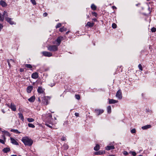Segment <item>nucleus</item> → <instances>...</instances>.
Listing matches in <instances>:
<instances>
[{
	"label": "nucleus",
	"mask_w": 156,
	"mask_h": 156,
	"mask_svg": "<svg viewBox=\"0 0 156 156\" xmlns=\"http://www.w3.org/2000/svg\"><path fill=\"white\" fill-rule=\"evenodd\" d=\"M113 9H114V8H116L114 6H113Z\"/></svg>",
	"instance_id": "nucleus-58"
},
{
	"label": "nucleus",
	"mask_w": 156,
	"mask_h": 156,
	"mask_svg": "<svg viewBox=\"0 0 156 156\" xmlns=\"http://www.w3.org/2000/svg\"><path fill=\"white\" fill-rule=\"evenodd\" d=\"M151 127V126L150 125H147L143 126L142 127V128L143 129H147L150 128Z\"/></svg>",
	"instance_id": "nucleus-22"
},
{
	"label": "nucleus",
	"mask_w": 156,
	"mask_h": 156,
	"mask_svg": "<svg viewBox=\"0 0 156 156\" xmlns=\"http://www.w3.org/2000/svg\"><path fill=\"white\" fill-rule=\"evenodd\" d=\"M23 69H20V72H23Z\"/></svg>",
	"instance_id": "nucleus-56"
},
{
	"label": "nucleus",
	"mask_w": 156,
	"mask_h": 156,
	"mask_svg": "<svg viewBox=\"0 0 156 156\" xmlns=\"http://www.w3.org/2000/svg\"><path fill=\"white\" fill-rule=\"evenodd\" d=\"M3 26L2 24L0 23V31H1L2 29V28Z\"/></svg>",
	"instance_id": "nucleus-50"
},
{
	"label": "nucleus",
	"mask_w": 156,
	"mask_h": 156,
	"mask_svg": "<svg viewBox=\"0 0 156 156\" xmlns=\"http://www.w3.org/2000/svg\"><path fill=\"white\" fill-rule=\"evenodd\" d=\"M61 140L62 141H65L66 140V138L65 137L62 136L61 138Z\"/></svg>",
	"instance_id": "nucleus-47"
},
{
	"label": "nucleus",
	"mask_w": 156,
	"mask_h": 156,
	"mask_svg": "<svg viewBox=\"0 0 156 156\" xmlns=\"http://www.w3.org/2000/svg\"><path fill=\"white\" fill-rule=\"evenodd\" d=\"M35 99V97L34 96H33L28 99V100L30 102H33L34 101Z\"/></svg>",
	"instance_id": "nucleus-23"
},
{
	"label": "nucleus",
	"mask_w": 156,
	"mask_h": 156,
	"mask_svg": "<svg viewBox=\"0 0 156 156\" xmlns=\"http://www.w3.org/2000/svg\"><path fill=\"white\" fill-rule=\"evenodd\" d=\"M116 97L119 99H121L122 98V93L120 90H119L117 92Z\"/></svg>",
	"instance_id": "nucleus-4"
},
{
	"label": "nucleus",
	"mask_w": 156,
	"mask_h": 156,
	"mask_svg": "<svg viewBox=\"0 0 156 156\" xmlns=\"http://www.w3.org/2000/svg\"><path fill=\"white\" fill-rule=\"evenodd\" d=\"M42 53L44 56L46 57H50L52 55V54L49 52L44 51H43Z\"/></svg>",
	"instance_id": "nucleus-5"
},
{
	"label": "nucleus",
	"mask_w": 156,
	"mask_h": 156,
	"mask_svg": "<svg viewBox=\"0 0 156 156\" xmlns=\"http://www.w3.org/2000/svg\"><path fill=\"white\" fill-rule=\"evenodd\" d=\"M28 125L30 127L34 128L35 127V126L32 123H29L28 124Z\"/></svg>",
	"instance_id": "nucleus-33"
},
{
	"label": "nucleus",
	"mask_w": 156,
	"mask_h": 156,
	"mask_svg": "<svg viewBox=\"0 0 156 156\" xmlns=\"http://www.w3.org/2000/svg\"><path fill=\"white\" fill-rule=\"evenodd\" d=\"M107 109L108 113H110L111 112V108L110 106H109L107 107Z\"/></svg>",
	"instance_id": "nucleus-29"
},
{
	"label": "nucleus",
	"mask_w": 156,
	"mask_h": 156,
	"mask_svg": "<svg viewBox=\"0 0 156 156\" xmlns=\"http://www.w3.org/2000/svg\"><path fill=\"white\" fill-rule=\"evenodd\" d=\"M92 14L94 16H96L97 15V13L95 12H92Z\"/></svg>",
	"instance_id": "nucleus-49"
},
{
	"label": "nucleus",
	"mask_w": 156,
	"mask_h": 156,
	"mask_svg": "<svg viewBox=\"0 0 156 156\" xmlns=\"http://www.w3.org/2000/svg\"><path fill=\"white\" fill-rule=\"evenodd\" d=\"M10 151V148L9 147L4 148L3 150V151L5 153H6L9 152Z\"/></svg>",
	"instance_id": "nucleus-19"
},
{
	"label": "nucleus",
	"mask_w": 156,
	"mask_h": 156,
	"mask_svg": "<svg viewBox=\"0 0 156 156\" xmlns=\"http://www.w3.org/2000/svg\"><path fill=\"white\" fill-rule=\"evenodd\" d=\"M61 26V23H58L56 26V28H58L60 27Z\"/></svg>",
	"instance_id": "nucleus-42"
},
{
	"label": "nucleus",
	"mask_w": 156,
	"mask_h": 156,
	"mask_svg": "<svg viewBox=\"0 0 156 156\" xmlns=\"http://www.w3.org/2000/svg\"><path fill=\"white\" fill-rule=\"evenodd\" d=\"M10 131L11 132L15 133L16 134H19L20 133V132H19L17 129H11Z\"/></svg>",
	"instance_id": "nucleus-26"
},
{
	"label": "nucleus",
	"mask_w": 156,
	"mask_h": 156,
	"mask_svg": "<svg viewBox=\"0 0 156 156\" xmlns=\"http://www.w3.org/2000/svg\"><path fill=\"white\" fill-rule=\"evenodd\" d=\"M66 29L64 28V27H63L62 28H61L59 29V31L61 32H62L64 31H66Z\"/></svg>",
	"instance_id": "nucleus-32"
},
{
	"label": "nucleus",
	"mask_w": 156,
	"mask_h": 156,
	"mask_svg": "<svg viewBox=\"0 0 156 156\" xmlns=\"http://www.w3.org/2000/svg\"><path fill=\"white\" fill-rule=\"evenodd\" d=\"M136 132V130L135 129H133L131 130V132L132 133H135Z\"/></svg>",
	"instance_id": "nucleus-41"
},
{
	"label": "nucleus",
	"mask_w": 156,
	"mask_h": 156,
	"mask_svg": "<svg viewBox=\"0 0 156 156\" xmlns=\"http://www.w3.org/2000/svg\"><path fill=\"white\" fill-rule=\"evenodd\" d=\"M0 5L3 7H5L7 5L5 2L3 0L1 1Z\"/></svg>",
	"instance_id": "nucleus-21"
},
{
	"label": "nucleus",
	"mask_w": 156,
	"mask_h": 156,
	"mask_svg": "<svg viewBox=\"0 0 156 156\" xmlns=\"http://www.w3.org/2000/svg\"><path fill=\"white\" fill-rule=\"evenodd\" d=\"M4 20V17L2 15V14L0 13V21H3Z\"/></svg>",
	"instance_id": "nucleus-31"
},
{
	"label": "nucleus",
	"mask_w": 156,
	"mask_h": 156,
	"mask_svg": "<svg viewBox=\"0 0 156 156\" xmlns=\"http://www.w3.org/2000/svg\"><path fill=\"white\" fill-rule=\"evenodd\" d=\"M94 21L96 20V19H94Z\"/></svg>",
	"instance_id": "nucleus-62"
},
{
	"label": "nucleus",
	"mask_w": 156,
	"mask_h": 156,
	"mask_svg": "<svg viewBox=\"0 0 156 156\" xmlns=\"http://www.w3.org/2000/svg\"><path fill=\"white\" fill-rule=\"evenodd\" d=\"M63 37H58L56 39V41L58 43L57 46H58L60 44L61 42L63 40Z\"/></svg>",
	"instance_id": "nucleus-10"
},
{
	"label": "nucleus",
	"mask_w": 156,
	"mask_h": 156,
	"mask_svg": "<svg viewBox=\"0 0 156 156\" xmlns=\"http://www.w3.org/2000/svg\"><path fill=\"white\" fill-rule=\"evenodd\" d=\"M94 24V23H91L90 22H88L86 25V26H88V27H91L93 26Z\"/></svg>",
	"instance_id": "nucleus-20"
},
{
	"label": "nucleus",
	"mask_w": 156,
	"mask_h": 156,
	"mask_svg": "<svg viewBox=\"0 0 156 156\" xmlns=\"http://www.w3.org/2000/svg\"><path fill=\"white\" fill-rule=\"evenodd\" d=\"M94 112L95 113L98 115L103 112L104 110L103 109H95Z\"/></svg>",
	"instance_id": "nucleus-8"
},
{
	"label": "nucleus",
	"mask_w": 156,
	"mask_h": 156,
	"mask_svg": "<svg viewBox=\"0 0 156 156\" xmlns=\"http://www.w3.org/2000/svg\"><path fill=\"white\" fill-rule=\"evenodd\" d=\"M11 156H17L16 155H12Z\"/></svg>",
	"instance_id": "nucleus-57"
},
{
	"label": "nucleus",
	"mask_w": 156,
	"mask_h": 156,
	"mask_svg": "<svg viewBox=\"0 0 156 156\" xmlns=\"http://www.w3.org/2000/svg\"><path fill=\"white\" fill-rule=\"evenodd\" d=\"M12 19L9 17L5 18V20L10 24L12 25L14 24V22L12 21Z\"/></svg>",
	"instance_id": "nucleus-11"
},
{
	"label": "nucleus",
	"mask_w": 156,
	"mask_h": 156,
	"mask_svg": "<svg viewBox=\"0 0 156 156\" xmlns=\"http://www.w3.org/2000/svg\"><path fill=\"white\" fill-rule=\"evenodd\" d=\"M91 9L93 10H95L96 9V6L94 4H92L91 6Z\"/></svg>",
	"instance_id": "nucleus-30"
},
{
	"label": "nucleus",
	"mask_w": 156,
	"mask_h": 156,
	"mask_svg": "<svg viewBox=\"0 0 156 156\" xmlns=\"http://www.w3.org/2000/svg\"><path fill=\"white\" fill-rule=\"evenodd\" d=\"M10 140L11 142L13 144L15 145H18V143L12 137H10Z\"/></svg>",
	"instance_id": "nucleus-12"
},
{
	"label": "nucleus",
	"mask_w": 156,
	"mask_h": 156,
	"mask_svg": "<svg viewBox=\"0 0 156 156\" xmlns=\"http://www.w3.org/2000/svg\"><path fill=\"white\" fill-rule=\"evenodd\" d=\"M75 115L76 116H79V114L78 113H75Z\"/></svg>",
	"instance_id": "nucleus-53"
},
{
	"label": "nucleus",
	"mask_w": 156,
	"mask_h": 156,
	"mask_svg": "<svg viewBox=\"0 0 156 156\" xmlns=\"http://www.w3.org/2000/svg\"><path fill=\"white\" fill-rule=\"evenodd\" d=\"M42 103L45 105H47L48 104V100L50 99L49 97L44 96L42 98Z\"/></svg>",
	"instance_id": "nucleus-3"
},
{
	"label": "nucleus",
	"mask_w": 156,
	"mask_h": 156,
	"mask_svg": "<svg viewBox=\"0 0 156 156\" xmlns=\"http://www.w3.org/2000/svg\"><path fill=\"white\" fill-rule=\"evenodd\" d=\"M108 100H109V104H115L117 103L118 102L117 101L113 99H108Z\"/></svg>",
	"instance_id": "nucleus-15"
},
{
	"label": "nucleus",
	"mask_w": 156,
	"mask_h": 156,
	"mask_svg": "<svg viewBox=\"0 0 156 156\" xmlns=\"http://www.w3.org/2000/svg\"><path fill=\"white\" fill-rule=\"evenodd\" d=\"M0 142L2 144H4L5 143L3 140L0 139Z\"/></svg>",
	"instance_id": "nucleus-51"
},
{
	"label": "nucleus",
	"mask_w": 156,
	"mask_h": 156,
	"mask_svg": "<svg viewBox=\"0 0 156 156\" xmlns=\"http://www.w3.org/2000/svg\"><path fill=\"white\" fill-rule=\"evenodd\" d=\"M25 66L28 68H30V69L32 68V66L30 64H26L25 65Z\"/></svg>",
	"instance_id": "nucleus-36"
},
{
	"label": "nucleus",
	"mask_w": 156,
	"mask_h": 156,
	"mask_svg": "<svg viewBox=\"0 0 156 156\" xmlns=\"http://www.w3.org/2000/svg\"><path fill=\"white\" fill-rule=\"evenodd\" d=\"M138 67L140 70L142 71L143 70L142 65L140 64L138 65Z\"/></svg>",
	"instance_id": "nucleus-43"
},
{
	"label": "nucleus",
	"mask_w": 156,
	"mask_h": 156,
	"mask_svg": "<svg viewBox=\"0 0 156 156\" xmlns=\"http://www.w3.org/2000/svg\"><path fill=\"white\" fill-rule=\"evenodd\" d=\"M22 140L25 145L30 146L33 143V140L27 137H23Z\"/></svg>",
	"instance_id": "nucleus-1"
},
{
	"label": "nucleus",
	"mask_w": 156,
	"mask_h": 156,
	"mask_svg": "<svg viewBox=\"0 0 156 156\" xmlns=\"http://www.w3.org/2000/svg\"><path fill=\"white\" fill-rule=\"evenodd\" d=\"M112 26L113 28H115L116 27V25L115 23H113L112 24Z\"/></svg>",
	"instance_id": "nucleus-46"
},
{
	"label": "nucleus",
	"mask_w": 156,
	"mask_h": 156,
	"mask_svg": "<svg viewBox=\"0 0 156 156\" xmlns=\"http://www.w3.org/2000/svg\"><path fill=\"white\" fill-rule=\"evenodd\" d=\"M2 133L5 134V135L8 136H10V133L7 131H2Z\"/></svg>",
	"instance_id": "nucleus-25"
},
{
	"label": "nucleus",
	"mask_w": 156,
	"mask_h": 156,
	"mask_svg": "<svg viewBox=\"0 0 156 156\" xmlns=\"http://www.w3.org/2000/svg\"><path fill=\"white\" fill-rule=\"evenodd\" d=\"M37 91L40 94H43L44 95V89L42 88L41 87H39L37 90ZM40 95V94H39V95Z\"/></svg>",
	"instance_id": "nucleus-6"
},
{
	"label": "nucleus",
	"mask_w": 156,
	"mask_h": 156,
	"mask_svg": "<svg viewBox=\"0 0 156 156\" xmlns=\"http://www.w3.org/2000/svg\"><path fill=\"white\" fill-rule=\"evenodd\" d=\"M99 149H100V146L98 144H96V146L94 148V150L96 151H98Z\"/></svg>",
	"instance_id": "nucleus-27"
},
{
	"label": "nucleus",
	"mask_w": 156,
	"mask_h": 156,
	"mask_svg": "<svg viewBox=\"0 0 156 156\" xmlns=\"http://www.w3.org/2000/svg\"><path fill=\"white\" fill-rule=\"evenodd\" d=\"M7 62L8 63V64L9 66V67H10V66H11V63L12 64L14 62V61L12 59H10V60H9V59L7 60Z\"/></svg>",
	"instance_id": "nucleus-17"
},
{
	"label": "nucleus",
	"mask_w": 156,
	"mask_h": 156,
	"mask_svg": "<svg viewBox=\"0 0 156 156\" xmlns=\"http://www.w3.org/2000/svg\"><path fill=\"white\" fill-rule=\"evenodd\" d=\"M87 18H89V15H88L87 16Z\"/></svg>",
	"instance_id": "nucleus-59"
},
{
	"label": "nucleus",
	"mask_w": 156,
	"mask_h": 156,
	"mask_svg": "<svg viewBox=\"0 0 156 156\" xmlns=\"http://www.w3.org/2000/svg\"><path fill=\"white\" fill-rule=\"evenodd\" d=\"M123 154L125 155H127L128 154V153L126 151H124Z\"/></svg>",
	"instance_id": "nucleus-48"
},
{
	"label": "nucleus",
	"mask_w": 156,
	"mask_h": 156,
	"mask_svg": "<svg viewBox=\"0 0 156 156\" xmlns=\"http://www.w3.org/2000/svg\"><path fill=\"white\" fill-rule=\"evenodd\" d=\"M45 125L49 127V128H52V124H48V123H45Z\"/></svg>",
	"instance_id": "nucleus-37"
},
{
	"label": "nucleus",
	"mask_w": 156,
	"mask_h": 156,
	"mask_svg": "<svg viewBox=\"0 0 156 156\" xmlns=\"http://www.w3.org/2000/svg\"><path fill=\"white\" fill-rule=\"evenodd\" d=\"M55 120H56V118L55 117Z\"/></svg>",
	"instance_id": "nucleus-64"
},
{
	"label": "nucleus",
	"mask_w": 156,
	"mask_h": 156,
	"mask_svg": "<svg viewBox=\"0 0 156 156\" xmlns=\"http://www.w3.org/2000/svg\"><path fill=\"white\" fill-rule=\"evenodd\" d=\"M67 124V122H65L64 123V125H65V124Z\"/></svg>",
	"instance_id": "nucleus-55"
},
{
	"label": "nucleus",
	"mask_w": 156,
	"mask_h": 156,
	"mask_svg": "<svg viewBox=\"0 0 156 156\" xmlns=\"http://www.w3.org/2000/svg\"><path fill=\"white\" fill-rule=\"evenodd\" d=\"M40 97H39V98H38V101H41V99H40Z\"/></svg>",
	"instance_id": "nucleus-54"
},
{
	"label": "nucleus",
	"mask_w": 156,
	"mask_h": 156,
	"mask_svg": "<svg viewBox=\"0 0 156 156\" xmlns=\"http://www.w3.org/2000/svg\"><path fill=\"white\" fill-rule=\"evenodd\" d=\"M2 112L4 113H5L4 111H3V110H2Z\"/></svg>",
	"instance_id": "nucleus-61"
},
{
	"label": "nucleus",
	"mask_w": 156,
	"mask_h": 156,
	"mask_svg": "<svg viewBox=\"0 0 156 156\" xmlns=\"http://www.w3.org/2000/svg\"><path fill=\"white\" fill-rule=\"evenodd\" d=\"M130 153H131L132 154V155L134 156H136V153L134 151L130 152Z\"/></svg>",
	"instance_id": "nucleus-44"
},
{
	"label": "nucleus",
	"mask_w": 156,
	"mask_h": 156,
	"mask_svg": "<svg viewBox=\"0 0 156 156\" xmlns=\"http://www.w3.org/2000/svg\"><path fill=\"white\" fill-rule=\"evenodd\" d=\"M38 76V74L36 72L33 73L32 75V77L34 79L37 78Z\"/></svg>",
	"instance_id": "nucleus-16"
},
{
	"label": "nucleus",
	"mask_w": 156,
	"mask_h": 156,
	"mask_svg": "<svg viewBox=\"0 0 156 156\" xmlns=\"http://www.w3.org/2000/svg\"><path fill=\"white\" fill-rule=\"evenodd\" d=\"M27 120L29 122H32L34 121V119L32 118H28L27 119Z\"/></svg>",
	"instance_id": "nucleus-34"
},
{
	"label": "nucleus",
	"mask_w": 156,
	"mask_h": 156,
	"mask_svg": "<svg viewBox=\"0 0 156 156\" xmlns=\"http://www.w3.org/2000/svg\"><path fill=\"white\" fill-rule=\"evenodd\" d=\"M55 83L54 82H53V83H50L49 84V85L51 86V87H53V86H55Z\"/></svg>",
	"instance_id": "nucleus-39"
},
{
	"label": "nucleus",
	"mask_w": 156,
	"mask_h": 156,
	"mask_svg": "<svg viewBox=\"0 0 156 156\" xmlns=\"http://www.w3.org/2000/svg\"><path fill=\"white\" fill-rule=\"evenodd\" d=\"M105 151H99L98 152H95L94 153L95 155H101L105 154Z\"/></svg>",
	"instance_id": "nucleus-9"
},
{
	"label": "nucleus",
	"mask_w": 156,
	"mask_h": 156,
	"mask_svg": "<svg viewBox=\"0 0 156 156\" xmlns=\"http://www.w3.org/2000/svg\"><path fill=\"white\" fill-rule=\"evenodd\" d=\"M18 115H19V117L20 119L23 121L24 119V117L22 115V114L21 113H18Z\"/></svg>",
	"instance_id": "nucleus-24"
},
{
	"label": "nucleus",
	"mask_w": 156,
	"mask_h": 156,
	"mask_svg": "<svg viewBox=\"0 0 156 156\" xmlns=\"http://www.w3.org/2000/svg\"><path fill=\"white\" fill-rule=\"evenodd\" d=\"M46 117H49L50 118H52V115L50 113L47 114L46 115Z\"/></svg>",
	"instance_id": "nucleus-35"
},
{
	"label": "nucleus",
	"mask_w": 156,
	"mask_h": 156,
	"mask_svg": "<svg viewBox=\"0 0 156 156\" xmlns=\"http://www.w3.org/2000/svg\"><path fill=\"white\" fill-rule=\"evenodd\" d=\"M10 108L12 109V110L14 111H16V108L15 105L11 103L10 105V107H9Z\"/></svg>",
	"instance_id": "nucleus-14"
},
{
	"label": "nucleus",
	"mask_w": 156,
	"mask_h": 156,
	"mask_svg": "<svg viewBox=\"0 0 156 156\" xmlns=\"http://www.w3.org/2000/svg\"><path fill=\"white\" fill-rule=\"evenodd\" d=\"M156 30V29L154 27H153L151 29V31L153 32H155Z\"/></svg>",
	"instance_id": "nucleus-45"
},
{
	"label": "nucleus",
	"mask_w": 156,
	"mask_h": 156,
	"mask_svg": "<svg viewBox=\"0 0 156 156\" xmlns=\"http://www.w3.org/2000/svg\"><path fill=\"white\" fill-rule=\"evenodd\" d=\"M109 156H115L114 155H109Z\"/></svg>",
	"instance_id": "nucleus-60"
},
{
	"label": "nucleus",
	"mask_w": 156,
	"mask_h": 156,
	"mask_svg": "<svg viewBox=\"0 0 156 156\" xmlns=\"http://www.w3.org/2000/svg\"><path fill=\"white\" fill-rule=\"evenodd\" d=\"M76 98L77 100H79L80 99V96L78 94H76L75 95Z\"/></svg>",
	"instance_id": "nucleus-38"
},
{
	"label": "nucleus",
	"mask_w": 156,
	"mask_h": 156,
	"mask_svg": "<svg viewBox=\"0 0 156 156\" xmlns=\"http://www.w3.org/2000/svg\"><path fill=\"white\" fill-rule=\"evenodd\" d=\"M111 144H109V145L105 147V149L107 151H109L111 149H115V147L113 145H111Z\"/></svg>",
	"instance_id": "nucleus-7"
},
{
	"label": "nucleus",
	"mask_w": 156,
	"mask_h": 156,
	"mask_svg": "<svg viewBox=\"0 0 156 156\" xmlns=\"http://www.w3.org/2000/svg\"><path fill=\"white\" fill-rule=\"evenodd\" d=\"M1 130V128H0V130Z\"/></svg>",
	"instance_id": "nucleus-63"
},
{
	"label": "nucleus",
	"mask_w": 156,
	"mask_h": 156,
	"mask_svg": "<svg viewBox=\"0 0 156 156\" xmlns=\"http://www.w3.org/2000/svg\"><path fill=\"white\" fill-rule=\"evenodd\" d=\"M30 1L33 5H35L36 4V2L35 0H30Z\"/></svg>",
	"instance_id": "nucleus-40"
},
{
	"label": "nucleus",
	"mask_w": 156,
	"mask_h": 156,
	"mask_svg": "<svg viewBox=\"0 0 156 156\" xmlns=\"http://www.w3.org/2000/svg\"><path fill=\"white\" fill-rule=\"evenodd\" d=\"M33 89V87L32 86H30L28 87L27 89V91L28 93H30Z\"/></svg>",
	"instance_id": "nucleus-13"
},
{
	"label": "nucleus",
	"mask_w": 156,
	"mask_h": 156,
	"mask_svg": "<svg viewBox=\"0 0 156 156\" xmlns=\"http://www.w3.org/2000/svg\"><path fill=\"white\" fill-rule=\"evenodd\" d=\"M48 49L51 51H55L58 50V46L56 45H50L48 47Z\"/></svg>",
	"instance_id": "nucleus-2"
},
{
	"label": "nucleus",
	"mask_w": 156,
	"mask_h": 156,
	"mask_svg": "<svg viewBox=\"0 0 156 156\" xmlns=\"http://www.w3.org/2000/svg\"><path fill=\"white\" fill-rule=\"evenodd\" d=\"M69 147L68 145L66 144H64L62 146V148L64 150H67L68 149Z\"/></svg>",
	"instance_id": "nucleus-18"
},
{
	"label": "nucleus",
	"mask_w": 156,
	"mask_h": 156,
	"mask_svg": "<svg viewBox=\"0 0 156 156\" xmlns=\"http://www.w3.org/2000/svg\"><path fill=\"white\" fill-rule=\"evenodd\" d=\"M3 16L4 17V18H5H5H6V17H8V14L7 12L5 11H4L3 14Z\"/></svg>",
	"instance_id": "nucleus-28"
},
{
	"label": "nucleus",
	"mask_w": 156,
	"mask_h": 156,
	"mask_svg": "<svg viewBox=\"0 0 156 156\" xmlns=\"http://www.w3.org/2000/svg\"><path fill=\"white\" fill-rule=\"evenodd\" d=\"M47 15L48 14L46 12L44 13L43 14V16L44 17L47 16Z\"/></svg>",
	"instance_id": "nucleus-52"
}]
</instances>
